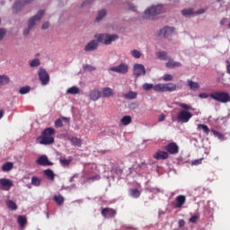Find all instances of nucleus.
Instances as JSON below:
<instances>
[{
	"label": "nucleus",
	"mask_w": 230,
	"mask_h": 230,
	"mask_svg": "<svg viewBox=\"0 0 230 230\" xmlns=\"http://www.w3.org/2000/svg\"><path fill=\"white\" fill-rule=\"evenodd\" d=\"M17 223L19 224L20 227H22V229H24L28 224V218H26L25 216H18Z\"/></svg>",
	"instance_id": "obj_22"
},
{
	"label": "nucleus",
	"mask_w": 230,
	"mask_h": 230,
	"mask_svg": "<svg viewBox=\"0 0 230 230\" xmlns=\"http://www.w3.org/2000/svg\"><path fill=\"white\" fill-rule=\"evenodd\" d=\"M93 0H87L85 2L83 3L82 6H87V4H91Z\"/></svg>",
	"instance_id": "obj_60"
},
{
	"label": "nucleus",
	"mask_w": 230,
	"mask_h": 230,
	"mask_svg": "<svg viewBox=\"0 0 230 230\" xmlns=\"http://www.w3.org/2000/svg\"><path fill=\"white\" fill-rule=\"evenodd\" d=\"M95 39L97 40V42H101L102 44H106V46H109L110 44H112V42H116L118 39H119V36L117 34H96Z\"/></svg>",
	"instance_id": "obj_3"
},
{
	"label": "nucleus",
	"mask_w": 230,
	"mask_h": 230,
	"mask_svg": "<svg viewBox=\"0 0 230 230\" xmlns=\"http://www.w3.org/2000/svg\"><path fill=\"white\" fill-rule=\"evenodd\" d=\"M98 49V41L93 40L84 47V51H94V49Z\"/></svg>",
	"instance_id": "obj_20"
},
{
	"label": "nucleus",
	"mask_w": 230,
	"mask_h": 230,
	"mask_svg": "<svg viewBox=\"0 0 230 230\" xmlns=\"http://www.w3.org/2000/svg\"><path fill=\"white\" fill-rule=\"evenodd\" d=\"M164 150H166L167 154L175 155V154H179V145L175 142H171L164 146Z\"/></svg>",
	"instance_id": "obj_13"
},
{
	"label": "nucleus",
	"mask_w": 230,
	"mask_h": 230,
	"mask_svg": "<svg viewBox=\"0 0 230 230\" xmlns=\"http://www.w3.org/2000/svg\"><path fill=\"white\" fill-rule=\"evenodd\" d=\"M54 200L58 206H62V204H64V197L62 195H55Z\"/></svg>",
	"instance_id": "obj_38"
},
{
	"label": "nucleus",
	"mask_w": 230,
	"mask_h": 230,
	"mask_svg": "<svg viewBox=\"0 0 230 230\" xmlns=\"http://www.w3.org/2000/svg\"><path fill=\"white\" fill-rule=\"evenodd\" d=\"M111 172H113V173H116V175H123V169L119 166L112 167Z\"/></svg>",
	"instance_id": "obj_41"
},
{
	"label": "nucleus",
	"mask_w": 230,
	"mask_h": 230,
	"mask_svg": "<svg viewBox=\"0 0 230 230\" xmlns=\"http://www.w3.org/2000/svg\"><path fill=\"white\" fill-rule=\"evenodd\" d=\"M187 84L191 91H199V89H200V84L197 82L188 80Z\"/></svg>",
	"instance_id": "obj_24"
},
{
	"label": "nucleus",
	"mask_w": 230,
	"mask_h": 230,
	"mask_svg": "<svg viewBox=\"0 0 230 230\" xmlns=\"http://www.w3.org/2000/svg\"><path fill=\"white\" fill-rule=\"evenodd\" d=\"M44 10H40L36 15L32 16L29 20L28 29L23 31V35H28V33H30V30H31V28H33V26H35L37 22H39L40 19H42V17H44Z\"/></svg>",
	"instance_id": "obj_7"
},
{
	"label": "nucleus",
	"mask_w": 230,
	"mask_h": 230,
	"mask_svg": "<svg viewBox=\"0 0 230 230\" xmlns=\"http://www.w3.org/2000/svg\"><path fill=\"white\" fill-rule=\"evenodd\" d=\"M84 70L85 71H95L96 68L91 65H86V66H84Z\"/></svg>",
	"instance_id": "obj_51"
},
{
	"label": "nucleus",
	"mask_w": 230,
	"mask_h": 230,
	"mask_svg": "<svg viewBox=\"0 0 230 230\" xmlns=\"http://www.w3.org/2000/svg\"><path fill=\"white\" fill-rule=\"evenodd\" d=\"M130 197L133 199H139L141 197V192L137 189H131L129 190Z\"/></svg>",
	"instance_id": "obj_31"
},
{
	"label": "nucleus",
	"mask_w": 230,
	"mask_h": 230,
	"mask_svg": "<svg viewBox=\"0 0 230 230\" xmlns=\"http://www.w3.org/2000/svg\"><path fill=\"white\" fill-rule=\"evenodd\" d=\"M184 224H185L184 220L181 219V220L179 221V226L180 227H183Z\"/></svg>",
	"instance_id": "obj_61"
},
{
	"label": "nucleus",
	"mask_w": 230,
	"mask_h": 230,
	"mask_svg": "<svg viewBox=\"0 0 230 230\" xmlns=\"http://www.w3.org/2000/svg\"><path fill=\"white\" fill-rule=\"evenodd\" d=\"M128 10H131L132 12H136V6L130 3H127Z\"/></svg>",
	"instance_id": "obj_52"
},
{
	"label": "nucleus",
	"mask_w": 230,
	"mask_h": 230,
	"mask_svg": "<svg viewBox=\"0 0 230 230\" xmlns=\"http://www.w3.org/2000/svg\"><path fill=\"white\" fill-rule=\"evenodd\" d=\"M209 96L219 103H229L230 102V95L227 92H214Z\"/></svg>",
	"instance_id": "obj_6"
},
{
	"label": "nucleus",
	"mask_w": 230,
	"mask_h": 230,
	"mask_svg": "<svg viewBox=\"0 0 230 230\" xmlns=\"http://www.w3.org/2000/svg\"><path fill=\"white\" fill-rule=\"evenodd\" d=\"M177 107H180L181 110L177 114V120L179 123H188L191 118H193V114L190 111H195L193 107L190 104H186L183 102H175Z\"/></svg>",
	"instance_id": "obj_1"
},
{
	"label": "nucleus",
	"mask_w": 230,
	"mask_h": 230,
	"mask_svg": "<svg viewBox=\"0 0 230 230\" xmlns=\"http://www.w3.org/2000/svg\"><path fill=\"white\" fill-rule=\"evenodd\" d=\"M226 64H227V66H226V73H228V75H230V62H229V60H226Z\"/></svg>",
	"instance_id": "obj_57"
},
{
	"label": "nucleus",
	"mask_w": 230,
	"mask_h": 230,
	"mask_svg": "<svg viewBox=\"0 0 230 230\" xmlns=\"http://www.w3.org/2000/svg\"><path fill=\"white\" fill-rule=\"evenodd\" d=\"M163 80L164 82H172L173 80V76L170 74H165L164 76H163Z\"/></svg>",
	"instance_id": "obj_48"
},
{
	"label": "nucleus",
	"mask_w": 230,
	"mask_h": 230,
	"mask_svg": "<svg viewBox=\"0 0 230 230\" xmlns=\"http://www.w3.org/2000/svg\"><path fill=\"white\" fill-rule=\"evenodd\" d=\"M70 143H72V145L74 146H82V139L76 137H73L71 138H69Z\"/></svg>",
	"instance_id": "obj_29"
},
{
	"label": "nucleus",
	"mask_w": 230,
	"mask_h": 230,
	"mask_svg": "<svg viewBox=\"0 0 230 230\" xmlns=\"http://www.w3.org/2000/svg\"><path fill=\"white\" fill-rule=\"evenodd\" d=\"M199 98H201L202 100H206V98H209V95L208 93H199Z\"/></svg>",
	"instance_id": "obj_55"
},
{
	"label": "nucleus",
	"mask_w": 230,
	"mask_h": 230,
	"mask_svg": "<svg viewBox=\"0 0 230 230\" xmlns=\"http://www.w3.org/2000/svg\"><path fill=\"white\" fill-rule=\"evenodd\" d=\"M55 128H45L42 133L41 136L37 137V141L38 143H40V145H53V143H55Z\"/></svg>",
	"instance_id": "obj_2"
},
{
	"label": "nucleus",
	"mask_w": 230,
	"mask_h": 230,
	"mask_svg": "<svg viewBox=\"0 0 230 230\" xmlns=\"http://www.w3.org/2000/svg\"><path fill=\"white\" fill-rule=\"evenodd\" d=\"M101 96H102V93H100V90H98L96 88L90 92V99L93 102H98V100H100Z\"/></svg>",
	"instance_id": "obj_19"
},
{
	"label": "nucleus",
	"mask_w": 230,
	"mask_h": 230,
	"mask_svg": "<svg viewBox=\"0 0 230 230\" xmlns=\"http://www.w3.org/2000/svg\"><path fill=\"white\" fill-rule=\"evenodd\" d=\"M10 82V77L6 75H0V85H6Z\"/></svg>",
	"instance_id": "obj_33"
},
{
	"label": "nucleus",
	"mask_w": 230,
	"mask_h": 230,
	"mask_svg": "<svg viewBox=\"0 0 230 230\" xmlns=\"http://www.w3.org/2000/svg\"><path fill=\"white\" fill-rule=\"evenodd\" d=\"M13 170V163L7 162L2 165V172H11Z\"/></svg>",
	"instance_id": "obj_27"
},
{
	"label": "nucleus",
	"mask_w": 230,
	"mask_h": 230,
	"mask_svg": "<svg viewBox=\"0 0 230 230\" xmlns=\"http://www.w3.org/2000/svg\"><path fill=\"white\" fill-rule=\"evenodd\" d=\"M64 126V123L62 122V119H56L55 121V127L56 128H60Z\"/></svg>",
	"instance_id": "obj_50"
},
{
	"label": "nucleus",
	"mask_w": 230,
	"mask_h": 230,
	"mask_svg": "<svg viewBox=\"0 0 230 230\" xmlns=\"http://www.w3.org/2000/svg\"><path fill=\"white\" fill-rule=\"evenodd\" d=\"M174 31L175 28L173 27H164L160 31L159 36L166 39V37H170V35H172V33H173Z\"/></svg>",
	"instance_id": "obj_17"
},
{
	"label": "nucleus",
	"mask_w": 230,
	"mask_h": 230,
	"mask_svg": "<svg viewBox=\"0 0 230 230\" xmlns=\"http://www.w3.org/2000/svg\"><path fill=\"white\" fill-rule=\"evenodd\" d=\"M130 55L133 58H141V52L137 49L131 50Z\"/></svg>",
	"instance_id": "obj_42"
},
{
	"label": "nucleus",
	"mask_w": 230,
	"mask_h": 230,
	"mask_svg": "<svg viewBox=\"0 0 230 230\" xmlns=\"http://www.w3.org/2000/svg\"><path fill=\"white\" fill-rule=\"evenodd\" d=\"M164 9L162 4L151 6L150 8L145 11V19H148L149 21H154L155 15H159V13H163Z\"/></svg>",
	"instance_id": "obj_4"
},
{
	"label": "nucleus",
	"mask_w": 230,
	"mask_h": 230,
	"mask_svg": "<svg viewBox=\"0 0 230 230\" xmlns=\"http://www.w3.org/2000/svg\"><path fill=\"white\" fill-rule=\"evenodd\" d=\"M202 161H204V158L196 159L191 162V164L192 166H199V164H202Z\"/></svg>",
	"instance_id": "obj_49"
},
{
	"label": "nucleus",
	"mask_w": 230,
	"mask_h": 230,
	"mask_svg": "<svg viewBox=\"0 0 230 230\" xmlns=\"http://www.w3.org/2000/svg\"><path fill=\"white\" fill-rule=\"evenodd\" d=\"M197 220H199V217L198 216H192L190 218V222H191L192 224H196Z\"/></svg>",
	"instance_id": "obj_54"
},
{
	"label": "nucleus",
	"mask_w": 230,
	"mask_h": 230,
	"mask_svg": "<svg viewBox=\"0 0 230 230\" xmlns=\"http://www.w3.org/2000/svg\"><path fill=\"white\" fill-rule=\"evenodd\" d=\"M102 176L100 174H95L93 176H90L86 179V182H94V181H100Z\"/></svg>",
	"instance_id": "obj_39"
},
{
	"label": "nucleus",
	"mask_w": 230,
	"mask_h": 230,
	"mask_svg": "<svg viewBox=\"0 0 230 230\" xmlns=\"http://www.w3.org/2000/svg\"><path fill=\"white\" fill-rule=\"evenodd\" d=\"M105 15H107V10L105 9L101 10L96 17V21H102V19H103Z\"/></svg>",
	"instance_id": "obj_40"
},
{
	"label": "nucleus",
	"mask_w": 230,
	"mask_h": 230,
	"mask_svg": "<svg viewBox=\"0 0 230 230\" xmlns=\"http://www.w3.org/2000/svg\"><path fill=\"white\" fill-rule=\"evenodd\" d=\"M202 129L203 132L206 134V136H209V127H208V125H205V124H199L198 125V130H200Z\"/></svg>",
	"instance_id": "obj_35"
},
{
	"label": "nucleus",
	"mask_w": 230,
	"mask_h": 230,
	"mask_svg": "<svg viewBox=\"0 0 230 230\" xmlns=\"http://www.w3.org/2000/svg\"><path fill=\"white\" fill-rule=\"evenodd\" d=\"M6 207L8 208V209H11V211H17L18 209L17 203H15L12 199L6 201Z\"/></svg>",
	"instance_id": "obj_26"
},
{
	"label": "nucleus",
	"mask_w": 230,
	"mask_h": 230,
	"mask_svg": "<svg viewBox=\"0 0 230 230\" xmlns=\"http://www.w3.org/2000/svg\"><path fill=\"white\" fill-rule=\"evenodd\" d=\"M121 123L122 125H130V123H132V117H130L129 115H126L121 119Z\"/></svg>",
	"instance_id": "obj_36"
},
{
	"label": "nucleus",
	"mask_w": 230,
	"mask_h": 230,
	"mask_svg": "<svg viewBox=\"0 0 230 230\" xmlns=\"http://www.w3.org/2000/svg\"><path fill=\"white\" fill-rule=\"evenodd\" d=\"M13 186V181H12V180L6 178L0 179V189H2L3 191H10Z\"/></svg>",
	"instance_id": "obj_11"
},
{
	"label": "nucleus",
	"mask_w": 230,
	"mask_h": 230,
	"mask_svg": "<svg viewBox=\"0 0 230 230\" xmlns=\"http://www.w3.org/2000/svg\"><path fill=\"white\" fill-rule=\"evenodd\" d=\"M42 30H48L49 28V22H46L42 24Z\"/></svg>",
	"instance_id": "obj_56"
},
{
	"label": "nucleus",
	"mask_w": 230,
	"mask_h": 230,
	"mask_svg": "<svg viewBox=\"0 0 230 230\" xmlns=\"http://www.w3.org/2000/svg\"><path fill=\"white\" fill-rule=\"evenodd\" d=\"M123 98L126 100H136V98H137V93L129 91L128 93L123 94Z\"/></svg>",
	"instance_id": "obj_25"
},
{
	"label": "nucleus",
	"mask_w": 230,
	"mask_h": 230,
	"mask_svg": "<svg viewBox=\"0 0 230 230\" xmlns=\"http://www.w3.org/2000/svg\"><path fill=\"white\" fill-rule=\"evenodd\" d=\"M31 184L32 186H36V187L40 186V179L39 177L33 176L31 178Z\"/></svg>",
	"instance_id": "obj_43"
},
{
	"label": "nucleus",
	"mask_w": 230,
	"mask_h": 230,
	"mask_svg": "<svg viewBox=\"0 0 230 230\" xmlns=\"http://www.w3.org/2000/svg\"><path fill=\"white\" fill-rule=\"evenodd\" d=\"M31 88L30 86H23L22 88H20L19 93L20 94H28V93H30Z\"/></svg>",
	"instance_id": "obj_44"
},
{
	"label": "nucleus",
	"mask_w": 230,
	"mask_h": 230,
	"mask_svg": "<svg viewBox=\"0 0 230 230\" xmlns=\"http://www.w3.org/2000/svg\"><path fill=\"white\" fill-rule=\"evenodd\" d=\"M226 22H227V18H223V19L220 21V25H221V26H225V25H226Z\"/></svg>",
	"instance_id": "obj_58"
},
{
	"label": "nucleus",
	"mask_w": 230,
	"mask_h": 230,
	"mask_svg": "<svg viewBox=\"0 0 230 230\" xmlns=\"http://www.w3.org/2000/svg\"><path fill=\"white\" fill-rule=\"evenodd\" d=\"M37 164L40 166H53V162H50L46 155L40 156L37 161Z\"/></svg>",
	"instance_id": "obj_15"
},
{
	"label": "nucleus",
	"mask_w": 230,
	"mask_h": 230,
	"mask_svg": "<svg viewBox=\"0 0 230 230\" xmlns=\"http://www.w3.org/2000/svg\"><path fill=\"white\" fill-rule=\"evenodd\" d=\"M133 75H135L137 78L146 75V69L145 68V66L142 64H135L133 66Z\"/></svg>",
	"instance_id": "obj_10"
},
{
	"label": "nucleus",
	"mask_w": 230,
	"mask_h": 230,
	"mask_svg": "<svg viewBox=\"0 0 230 230\" xmlns=\"http://www.w3.org/2000/svg\"><path fill=\"white\" fill-rule=\"evenodd\" d=\"M101 214L104 218H114L118 214V211L111 208H104L102 209Z\"/></svg>",
	"instance_id": "obj_12"
},
{
	"label": "nucleus",
	"mask_w": 230,
	"mask_h": 230,
	"mask_svg": "<svg viewBox=\"0 0 230 230\" xmlns=\"http://www.w3.org/2000/svg\"><path fill=\"white\" fill-rule=\"evenodd\" d=\"M30 67H39L40 66V60L39 58H34L29 61Z\"/></svg>",
	"instance_id": "obj_37"
},
{
	"label": "nucleus",
	"mask_w": 230,
	"mask_h": 230,
	"mask_svg": "<svg viewBox=\"0 0 230 230\" xmlns=\"http://www.w3.org/2000/svg\"><path fill=\"white\" fill-rule=\"evenodd\" d=\"M3 116H4V111L0 110V119H3Z\"/></svg>",
	"instance_id": "obj_62"
},
{
	"label": "nucleus",
	"mask_w": 230,
	"mask_h": 230,
	"mask_svg": "<svg viewBox=\"0 0 230 230\" xmlns=\"http://www.w3.org/2000/svg\"><path fill=\"white\" fill-rule=\"evenodd\" d=\"M39 80L41 83V85H48L49 84V74L44 68H40L38 71Z\"/></svg>",
	"instance_id": "obj_8"
},
{
	"label": "nucleus",
	"mask_w": 230,
	"mask_h": 230,
	"mask_svg": "<svg viewBox=\"0 0 230 230\" xmlns=\"http://www.w3.org/2000/svg\"><path fill=\"white\" fill-rule=\"evenodd\" d=\"M33 1H35V0H24V2L19 1V2L14 3V4L13 5V13H17L21 12V10H22V6H24V4H30L31 3H33Z\"/></svg>",
	"instance_id": "obj_14"
},
{
	"label": "nucleus",
	"mask_w": 230,
	"mask_h": 230,
	"mask_svg": "<svg viewBox=\"0 0 230 230\" xmlns=\"http://www.w3.org/2000/svg\"><path fill=\"white\" fill-rule=\"evenodd\" d=\"M156 57L160 60H170V58L168 57V53L166 51H160L156 54Z\"/></svg>",
	"instance_id": "obj_30"
},
{
	"label": "nucleus",
	"mask_w": 230,
	"mask_h": 230,
	"mask_svg": "<svg viewBox=\"0 0 230 230\" xmlns=\"http://www.w3.org/2000/svg\"><path fill=\"white\" fill-rule=\"evenodd\" d=\"M205 12H206V10L200 9L199 11H198V13H204Z\"/></svg>",
	"instance_id": "obj_63"
},
{
	"label": "nucleus",
	"mask_w": 230,
	"mask_h": 230,
	"mask_svg": "<svg viewBox=\"0 0 230 230\" xmlns=\"http://www.w3.org/2000/svg\"><path fill=\"white\" fill-rule=\"evenodd\" d=\"M164 118H166V115L161 114V115L159 116L158 121H164Z\"/></svg>",
	"instance_id": "obj_59"
},
{
	"label": "nucleus",
	"mask_w": 230,
	"mask_h": 230,
	"mask_svg": "<svg viewBox=\"0 0 230 230\" xmlns=\"http://www.w3.org/2000/svg\"><path fill=\"white\" fill-rule=\"evenodd\" d=\"M62 119H63L64 121H69V119H67V118H66V117H63Z\"/></svg>",
	"instance_id": "obj_64"
},
{
	"label": "nucleus",
	"mask_w": 230,
	"mask_h": 230,
	"mask_svg": "<svg viewBox=\"0 0 230 230\" xmlns=\"http://www.w3.org/2000/svg\"><path fill=\"white\" fill-rule=\"evenodd\" d=\"M59 163L64 167L69 166L71 164V163H73V156H69L68 159H60Z\"/></svg>",
	"instance_id": "obj_32"
},
{
	"label": "nucleus",
	"mask_w": 230,
	"mask_h": 230,
	"mask_svg": "<svg viewBox=\"0 0 230 230\" xmlns=\"http://www.w3.org/2000/svg\"><path fill=\"white\" fill-rule=\"evenodd\" d=\"M212 134L216 137H218V139H223L224 138V134L215 130V129H211Z\"/></svg>",
	"instance_id": "obj_47"
},
{
	"label": "nucleus",
	"mask_w": 230,
	"mask_h": 230,
	"mask_svg": "<svg viewBox=\"0 0 230 230\" xmlns=\"http://www.w3.org/2000/svg\"><path fill=\"white\" fill-rule=\"evenodd\" d=\"M43 173L47 178L49 179V181H55V172H53V170L51 169H47L43 171Z\"/></svg>",
	"instance_id": "obj_28"
},
{
	"label": "nucleus",
	"mask_w": 230,
	"mask_h": 230,
	"mask_svg": "<svg viewBox=\"0 0 230 230\" xmlns=\"http://www.w3.org/2000/svg\"><path fill=\"white\" fill-rule=\"evenodd\" d=\"M114 90L111 87H104L102 89V98H111V96H114Z\"/></svg>",
	"instance_id": "obj_21"
},
{
	"label": "nucleus",
	"mask_w": 230,
	"mask_h": 230,
	"mask_svg": "<svg viewBox=\"0 0 230 230\" xmlns=\"http://www.w3.org/2000/svg\"><path fill=\"white\" fill-rule=\"evenodd\" d=\"M154 159H156V161H164L170 157V155L168 152L165 151H157L154 155Z\"/></svg>",
	"instance_id": "obj_16"
},
{
	"label": "nucleus",
	"mask_w": 230,
	"mask_h": 230,
	"mask_svg": "<svg viewBox=\"0 0 230 230\" xmlns=\"http://www.w3.org/2000/svg\"><path fill=\"white\" fill-rule=\"evenodd\" d=\"M110 71L118 73L119 75H127V73H128V65H127V63H121L117 66L110 67Z\"/></svg>",
	"instance_id": "obj_9"
},
{
	"label": "nucleus",
	"mask_w": 230,
	"mask_h": 230,
	"mask_svg": "<svg viewBox=\"0 0 230 230\" xmlns=\"http://www.w3.org/2000/svg\"><path fill=\"white\" fill-rule=\"evenodd\" d=\"M142 87H143L144 91H151V89H154V87H155V85H154L153 84L146 83L143 84Z\"/></svg>",
	"instance_id": "obj_45"
},
{
	"label": "nucleus",
	"mask_w": 230,
	"mask_h": 230,
	"mask_svg": "<svg viewBox=\"0 0 230 230\" xmlns=\"http://www.w3.org/2000/svg\"><path fill=\"white\" fill-rule=\"evenodd\" d=\"M4 35H6V31L4 29H0V40H3L4 39Z\"/></svg>",
	"instance_id": "obj_53"
},
{
	"label": "nucleus",
	"mask_w": 230,
	"mask_h": 230,
	"mask_svg": "<svg viewBox=\"0 0 230 230\" xmlns=\"http://www.w3.org/2000/svg\"><path fill=\"white\" fill-rule=\"evenodd\" d=\"M182 65L181 62L173 61L172 59H169V61L165 64V67H168L169 69H172L173 67H181Z\"/></svg>",
	"instance_id": "obj_23"
},
{
	"label": "nucleus",
	"mask_w": 230,
	"mask_h": 230,
	"mask_svg": "<svg viewBox=\"0 0 230 230\" xmlns=\"http://www.w3.org/2000/svg\"><path fill=\"white\" fill-rule=\"evenodd\" d=\"M155 93H173L177 91V84L173 83L157 84L154 86Z\"/></svg>",
	"instance_id": "obj_5"
},
{
	"label": "nucleus",
	"mask_w": 230,
	"mask_h": 230,
	"mask_svg": "<svg viewBox=\"0 0 230 230\" xmlns=\"http://www.w3.org/2000/svg\"><path fill=\"white\" fill-rule=\"evenodd\" d=\"M181 14L185 17L188 15H193V9H184L181 11Z\"/></svg>",
	"instance_id": "obj_46"
},
{
	"label": "nucleus",
	"mask_w": 230,
	"mask_h": 230,
	"mask_svg": "<svg viewBox=\"0 0 230 230\" xmlns=\"http://www.w3.org/2000/svg\"><path fill=\"white\" fill-rule=\"evenodd\" d=\"M186 204V196L184 195H179L176 197V204L174 205V208L177 209L182 208Z\"/></svg>",
	"instance_id": "obj_18"
},
{
	"label": "nucleus",
	"mask_w": 230,
	"mask_h": 230,
	"mask_svg": "<svg viewBox=\"0 0 230 230\" xmlns=\"http://www.w3.org/2000/svg\"><path fill=\"white\" fill-rule=\"evenodd\" d=\"M67 94H80V88L72 86L66 90Z\"/></svg>",
	"instance_id": "obj_34"
}]
</instances>
